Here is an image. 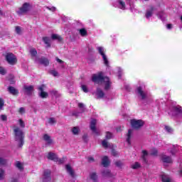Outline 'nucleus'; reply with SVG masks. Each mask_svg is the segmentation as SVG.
I'll return each mask as SVG.
<instances>
[{
	"mask_svg": "<svg viewBox=\"0 0 182 182\" xmlns=\"http://www.w3.org/2000/svg\"><path fill=\"white\" fill-rule=\"evenodd\" d=\"M4 164H6V160L0 158V166H4Z\"/></svg>",
	"mask_w": 182,
	"mask_h": 182,
	"instance_id": "nucleus-50",
	"label": "nucleus"
},
{
	"mask_svg": "<svg viewBox=\"0 0 182 182\" xmlns=\"http://www.w3.org/2000/svg\"><path fill=\"white\" fill-rule=\"evenodd\" d=\"M11 182H18V181H17L16 179H15V178H13V179L11 180Z\"/></svg>",
	"mask_w": 182,
	"mask_h": 182,
	"instance_id": "nucleus-60",
	"label": "nucleus"
},
{
	"mask_svg": "<svg viewBox=\"0 0 182 182\" xmlns=\"http://www.w3.org/2000/svg\"><path fill=\"white\" fill-rule=\"evenodd\" d=\"M50 94L51 96H54V97H59V92L55 90H51Z\"/></svg>",
	"mask_w": 182,
	"mask_h": 182,
	"instance_id": "nucleus-34",
	"label": "nucleus"
},
{
	"mask_svg": "<svg viewBox=\"0 0 182 182\" xmlns=\"http://www.w3.org/2000/svg\"><path fill=\"white\" fill-rule=\"evenodd\" d=\"M16 33H18V35H21V33H22V29L20 26H16Z\"/></svg>",
	"mask_w": 182,
	"mask_h": 182,
	"instance_id": "nucleus-41",
	"label": "nucleus"
},
{
	"mask_svg": "<svg viewBox=\"0 0 182 182\" xmlns=\"http://www.w3.org/2000/svg\"><path fill=\"white\" fill-rule=\"evenodd\" d=\"M158 16L159 18V19H161V21H164V18H163V16H164V13L161 12L158 14Z\"/></svg>",
	"mask_w": 182,
	"mask_h": 182,
	"instance_id": "nucleus-51",
	"label": "nucleus"
},
{
	"mask_svg": "<svg viewBox=\"0 0 182 182\" xmlns=\"http://www.w3.org/2000/svg\"><path fill=\"white\" fill-rule=\"evenodd\" d=\"M43 41L44 43L46 45V48H50V38L43 37Z\"/></svg>",
	"mask_w": 182,
	"mask_h": 182,
	"instance_id": "nucleus-23",
	"label": "nucleus"
},
{
	"mask_svg": "<svg viewBox=\"0 0 182 182\" xmlns=\"http://www.w3.org/2000/svg\"><path fill=\"white\" fill-rule=\"evenodd\" d=\"M73 134L77 136L80 133V129L78 127H74L71 129Z\"/></svg>",
	"mask_w": 182,
	"mask_h": 182,
	"instance_id": "nucleus-21",
	"label": "nucleus"
},
{
	"mask_svg": "<svg viewBox=\"0 0 182 182\" xmlns=\"http://www.w3.org/2000/svg\"><path fill=\"white\" fill-rule=\"evenodd\" d=\"M45 87H46L45 85H42L38 87V90L41 92L40 96L41 97H43V98L48 97L47 92L43 91L45 90Z\"/></svg>",
	"mask_w": 182,
	"mask_h": 182,
	"instance_id": "nucleus-14",
	"label": "nucleus"
},
{
	"mask_svg": "<svg viewBox=\"0 0 182 182\" xmlns=\"http://www.w3.org/2000/svg\"><path fill=\"white\" fill-rule=\"evenodd\" d=\"M118 3L119 4L120 9H126V5H129V6H132V3H130V0H119Z\"/></svg>",
	"mask_w": 182,
	"mask_h": 182,
	"instance_id": "nucleus-9",
	"label": "nucleus"
},
{
	"mask_svg": "<svg viewBox=\"0 0 182 182\" xmlns=\"http://www.w3.org/2000/svg\"><path fill=\"white\" fill-rule=\"evenodd\" d=\"M115 166H117V167H123V162L121 161H117L115 162Z\"/></svg>",
	"mask_w": 182,
	"mask_h": 182,
	"instance_id": "nucleus-42",
	"label": "nucleus"
},
{
	"mask_svg": "<svg viewBox=\"0 0 182 182\" xmlns=\"http://www.w3.org/2000/svg\"><path fill=\"white\" fill-rule=\"evenodd\" d=\"M50 171L46 170L43 176V182H50Z\"/></svg>",
	"mask_w": 182,
	"mask_h": 182,
	"instance_id": "nucleus-11",
	"label": "nucleus"
},
{
	"mask_svg": "<svg viewBox=\"0 0 182 182\" xmlns=\"http://www.w3.org/2000/svg\"><path fill=\"white\" fill-rule=\"evenodd\" d=\"M56 123V119H55L54 117H50L48 119V124H55Z\"/></svg>",
	"mask_w": 182,
	"mask_h": 182,
	"instance_id": "nucleus-36",
	"label": "nucleus"
},
{
	"mask_svg": "<svg viewBox=\"0 0 182 182\" xmlns=\"http://www.w3.org/2000/svg\"><path fill=\"white\" fill-rule=\"evenodd\" d=\"M28 11H29V5L26 3L18 9L17 14H18V15H22V14H26Z\"/></svg>",
	"mask_w": 182,
	"mask_h": 182,
	"instance_id": "nucleus-10",
	"label": "nucleus"
},
{
	"mask_svg": "<svg viewBox=\"0 0 182 182\" xmlns=\"http://www.w3.org/2000/svg\"><path fill=\"white\" fill-rule=\"evenodd\" d=\"M57 62H58V63H63V61H62V60L59 59V58H56Z\"/></svg>",
	"mask_w": 182,
	"mask_h": 182,
	"instance_id": "nucleus-57",
	"label": "nucleus"
},
{
	"mask_svg": "<svg viewBox=\"0 0 182 182\" xmlns=\"http://www.w3.org/2000/svg\"><path fill=\"white\" fill-rule=\"evenodd\" d=\"M102 146L105 149H107V147H109V144L107 143V141H106V140L102 141Z\"/></svg>",
	"mask_w": 182,
	"mask_h": 182,
	"instance_id": "nucleus-49",
	"label": "nucleus"
},
{
	"mask_svg": "<svg viewBox=\"0 0 182 182\" xmlns=\"http://www.w3.org/2000/svg\"><path fill=\"white\" fill-rule=\"evenodd\" d=\"M165 130L168 132V133H171L173 132V129L168 126L165 127Z\"/></svg>",
	"mask_w": 182,
	"mask_h": 182,
	"instance_id": "nucleus-48",
	"label": "nucleus"
},
{
	"mask_svg": "<svg viewBox=\"0 0 182 182\" xmlns=\"http://www.w3.org/2000/svg\"><path fill=\"white\" fill-rule=\"evenodd\" d=\"M40 63H41V65H44V66H48V65H49V60L45 58H42L40 60Z\"/></svg>",
	"mask_w": 182,
	"mask_h": 182,
	"instance_id": "nucleus-26",
	"label": "nucleus"
},
{
	"mask_svg": "<svg viewBox=\"0 0 182 182\" xmlns=\"http://www.w3.org/2000/svg\"><path fill=\"white\" fill-rule=\"evenodd\" d=\"M14 139L18 146L22 147V146H23L25 143V141H23V139H25L23 131H22V129H21L18 127H14Z\"/></svg>",
	"mask_w": 182,
	"mask_h": 182,
	"instance_id": "nucleus-2",
	"label": "nucleus"
},
{
	"mask_svg": "<svg viewBox=\"0 0 182 182\" xmlns=\"http://www.w3.org/2000/svg\"><path fill=\"white\" fill-rule=\"evenodd\" d=\"M4 177H5V171L0 168V180H4Z\"/></svg>",
	"mask_w": 182,
	"mask_h": 182,
	"instance_id": "nucleus-39",
	"label": "nucleus"
},
{
	"mask_svg": "<svg viewBox=\"0 0 182 182\" xmlns=\"http://www.w3.org/2000/svg\"><path fill=\"white\" fill-rule=\"evenodd\" d=\"M138 96L141 99V100H145L147 99V92L143 91V88L141 87H138L136 89Z\"/></svg>",
	"mask_w": 182,
	"mask_h": 182,
	"instance_id": "nucleus-7",
	"label": "nucleus"
},
{
	"mask_svg": "<svg viewBox=\"0 0 182 182\" xmlns=\"http://www.w3.org/2000/svg\"><path fill=\"white\" fill-rule=\"evenodd\" d=\"M81 89L82 90H83V92H85V93H87V92L89 91L86 85H81Z\"/></svg>",
	"mask_w": 182,
	"mask_h": 182,
	"instance_id": "nucleus-46",
	"label": "nucleus"
},
{
	"mask_svg": "<svg viewBox=\"0 0 182 182\" xmlns=\"http://www.w3.org/2000/svg\"><path fill=\"white\" fill-rule=\"evenodd\" d=\"M0 15H2V13H1V12H0Z\"/></svg>",
	"mask_w": 182,
	"mask_h": 182,
	"instance_id": "nucleus-62",
	"label": "nucleus"
},
{
	"mask_svg": "<svg viewBox=\"0 0 182 182\" xmlns=\"http://www.w3.org/2000/svg\"><path fill=\"white\" fill-rule=\"evenodd\" d=\"M16 167H17V168H18L19 170H22V168H23V165L21 164V162L17 161L16 162Z\"/></svg>",
	"mask_w": 182,
	"mask_h": 182,
	"instance_id": "nucleus-38",
	"label": "nucleus"
},
{
	"mask_svg": "<svg viewBox=\"0 0 182 182\" xmlns=\"http://www.w3.org/2000/svg\"><path fill=\"white\" fill-rule=\"evenodd\" d=\"M65 170L67 173L70 176L71 178H75L76 177V173H75V170H73V168L70 166V165L68 164L65 166Z\"/></svg>",
	"mask_w": 182,
	"mask_h": 182,
	"instance_id": "nucleus-8",
	"label": "nucleus"
},
{
	"mask_svg": "<svg viewBox=\"0 0 182 182\" xmlns=\"http://www.w3.org/2000/svg\"><path fill=\"white\" fill-rule=\"evenodd\" d=\"M50 9V11H56V8H55V7H51L50 9Z\"/></svg>",
	"mask_w": 182,
	"mask_h": 182,
	"instance_id": "nucleus-59",
	"label": "nucleus"
},
{
	"mask_svg": "<svg viewBox=\"0 0 182 182\" xmlns=\"http://www.w3.org/2000/svg\"><path fill=\"white\" fill-rule=\"evenodd\" d=\"M1 120H3V122H6V115H1Z\"/></svg>",
	"mask_w": 182,
	"mask_h": 182,
	"instance_id": "nucleus-56",
	"label": "nucleus"
},
{
	"mask_svg": "<svg viewBox=\"0 0 182 182\" xmlns=\"http://www.w3.org/2000/svg\"><path fill=\"white\" fill-rule=\"evenodd\" d=\"M161 179L163 182H171V178L166 174L161 176Z\"/></svg>",
	"mask_w": 182,
	"mask_h": 182,
	"instance_id": "nucleus-28",
	"label": "nucleus"
},
{
	"mask_svg": "<svg viewBox=\"0 0 182 182\" xmlns=\"http://www.w3.org/2000/svg\"><path fill=\"white\" fill-rule=\"evenodd\" d=\"M90 176V179L93 180L94 181H96V180H97V174H96V173L95 172L91 173Z\"/></svg>",
	"mask_w": 182,
	"mask_h": 182,
	"instance_id": "nucleus-32",
	"label": "nucleus"
},
{
	"mask_svg": "<svg viewBox=\"0 0 182 182\" xmlns=\"http://www.w3.org/2000/svg\"><path fill=\"white\" fill-rule=\"evenodd\" d=\"M169 116L171 117H180L182 115V107L179 105L174 106L168 112Z\"/></svg>",
	"mask_w": 182,
	"mask_h": 182,
	"instance_id": "nucleus-3",
	"label": "nucleus"
},
{
	"mask_svg": "<svg viewBox=\"0 0 182 182\" xmlns=\"http://www.w3.org/2000/svg\"><path fill=\"white\" fill-rule=\"evenodd\" d=\"M8 90L11 95H18V90L15 89V87H9Z\"/></svg>",
	"mask_w": 182,
	"mask_h": 182,
	"instance_id": "nucleus-27",
	"label": "nucleus"
},
{
	"mask_svg": "<svg viewBox=\"0 0 182 182\" xmlns=\"http://www.w3.org/2000/svg\"><path fill=\"white\" fill-rule=\"evenodd\" d=\"M96 123H97L96 119H92L90 127L92 132L95 133V134H99V131L96 129Z\"/></svg>",
	"mask_w": 182,
	"mask_h": 182,
	"instance_id": "nucleus-12",
	"label": "nucleus"
},
{
	"mask_svg": "<svg viewBox=\"0 0 182 182\" xmlns=\"http://www.w3.org/2000/svg\"><path fill=\"white\" fill-rule=\"evenodd\" d=\"M6 73V70L5 68L0 67V75H5Z\"/></svg>",
	"mask_w": 182,
	"mask_h": 182,
	"instance_id": "nucleus-45",
	"label": "nucleus"
},
{
	"mask_svg": "<svg viewBox=\"0 0 182 182\" xmlns=\"http://www.w3.org/2000/svg\"><path fill=\"white\" fill-rule=\"evenodd\" d=\"M166 28H167L168 29H171V28H172L171 24H167Z\"/></svg>",
	"mask_w": 182,
	"mask_h": 182,
	"instance_id": "nucleus-58",
	"label": "nucleus"
},
{
	"mask_svg": "<svg viewBox=\"0 0 182 182\" xmlns=\"http://www.w3.org/2000/svg\"><path fill=\"white\" fill-rule=\"evenodd\" d=\"M87 160H88L89 163H93L95 161V158H93L92 156H89L87 158Z\"/></svg>",
	"mask_w": 182,
	"mask_h": 182,
	"instance_id": "nucleus-52",
	"label": "nucleus"
},
{
	"mask_svg": "<svg viewBox=\"0 0 182 182\" xmlns=\"http://www.w3.org/2000/svg\"><path fill=\"white\" fill-rule=\"evenodd\" d=\"M132 134H133V129H129L127 138V142L128 144H131L130 139H132Z\"/></svg>",
	"mask_w": 182,
	"mask_h": 182,
	"instance_id": "nucleus-25",
	"label": "nucleus"
},
{
	"mask_svg": "<svg viewBox=\"0 0 182 182\" xmlns=\"http://www.w3.org/2000/svg\"><path fill=\"white\" fill-rule=\"evenodd\" d=\"M96 96L97 99H102V97H105V92H103V90H100V88H97Z\"/></svg>",
	"mask_w": 182,
	"mask_h": 182,
	"instance_id": "nucleus-18",
	"label": "nucleus"
},
{
	"mask_svg": "<svg viewBox=\"0 0 182 182\" xmlns=\"http://www.w3.org/2000/svg\"><path fill=\"white\" fill-rule=\"evenodd\" d=\"M145 1H149V0H145Z\"/></svg>",
	"mask_w": 182,
	"mask_h": 182,
	"instance_id": "nucleus-63",
	"label": "nucleus"
},
{
	"mask_svg": "<svg viewBox=\"0 0 182 182\" xmlns=\"http://www.w3.org/2000/svg\"><path fill=\"white\" fill-rule=\"evenodd\" d=\"M50 75H52L53 76H54L55 77H56V76H59V73L55 70H52V71H50Z\"/></svg>",
	"mask_w": 182,
	"mask_h": 182,
	"instance_id": "nucleus-44",
	"label": "nucleus"
},
{
	"mask_svg": "<svg viewBox=\"0 0 182 182\" xmlns=\"http://www.w3.org/2000/svg\"><path fill=\"white\" fill-rule=\"evenodd\" d=\"M113 156H116V152L113 151Z\"/></svg>",
	"mask_w": 182,
	"mask_h": 182,
	"instance_id": "nucleus-61",
	"label": "nucleus"
},
{
	"mask_svg": "<svg viewBox=\"0 0 182 182\" xmlns=\"http://www.w3.org/2000/svg\"><path fill=\"white\" fill-rule=\"evenodd\" d=\"M102 177L106 178V177H112V173H110V170L109 169H105L102 171Z\"/></svg>",
	"mask_w": 182,
	"mask_h": 182,
	"instance_id": "nucleus-22",
	"label": "nucleus"
},
{
	"mask_svg": "<svg viewBox=\"0 0 182 182\" xmlns=\"http://www.w3.org/2000/svg\"><path fill=\"white\" fill-rule=\"evenodd\" d=\"M25 92L27 95H31L33 92V86L32 85H25L24 86Z\"/></svg>",
	"mask_w": 182,
	"mask_h": 182,
	"instance_id": "nucleus-19",
	"label": "nucleus"
},
{
	"mask_svg": "<svg viewBox=\"0 0 182 182\" xmlns=\"http://www.w3.org/2000/svg\"><path fill=\"white\" fill-rule=\"evenodd\" d=\"M30 54L31 55L32 58L36 57V55H38V52L36 51V49L31 48L30 50Z\"/></svg>",
	"mask_w": 182,
	"mask_h": 182,
	"instance_id": "nucleus-30",
	"label": "nucleus"
},
{
	"mask_svg": "<svg viewBox=\"0 0 182 182\" xmlns=\"http://www.w3.org/2000/svg\"><path fill=\"white\" fill-rule=\"evenodd\" d=\"M149 156V153H147V151H142V159L145 163H147V159H146V157Z\"/></svg>",
	"mask_w": 182,
	"mask_h": 182,
	"instance_id": "nucleus-31",
	"label": "nucleus"
},
{
	"mask_svg": "<svg viewBox=\"0 0 182 182\" xmlns=\"http://www.w3.org/2000/svg\"><path fill=\"white\" fill-rule=\"evenodd\" d=\"M3 107H4V100L0 99V109H2Z\"/></svg>",
	"mask_w": 182,
	"mask_h": 182,
	"instance_id": "nucleus-55",
	"label": "nucleus"
},
{
	"mask_svg": "<svg viewBox=\"0 0 182 182\" xmlns=\"http://www.w3.org/2000/svg\"><path fill=\"white\" fill-rule=\"evenodd\" d=\"M18 123H19L20 127H22V128L25 127V122H23L22 119H19Z\"/></svg>",
	"mask_w": 182,
	"mask_h": 182,
	"instance_id": "nucleus-47",
	"label": "nucleus"
},
{
	"mask_svg": "<svg viewBox=\"0 0 182 182\" xmlns=\"http://www.w3.org/2000/svg\"><path fill=\"white\" fill-rule=\"evenodd\" d=\"M112 134L110 132H107L106 134V139H112Z\"/></svg>",
	"mask_w": 182,
	"mask_h": 182,
	"instance_id": "nucleus-53",
	"label": "nucleus"
},
{
	"mask_svg": "<svg viewBox=\"0 0 182 182\" xmlns=\"http://www.w3.org/2000/svg\"><path fill=\"white\" fill-rule=\"evenodd\" d=\"M19 113H21V114L25 113V108L21 107V108L19 109Z\"/></svg>",
	"mask_w": 182,
	"mask_h": 182,
	"instance_id": "nucleus-54",
	"label": "nucleus"
},
{
	"mask_svg": "<svg viewBox=\"0 0 182 182\" xmlns=\"http://www.w3.org/2000/svg\"><path fill=\"white\" fill-rule=\"evenodd\" d=\"M77 105L82 112H85V105L83 103L79 102Z\"/></svg>",
	"mask_w": 182,
	"mask_h": 182,
	"instance_id": "nucleus-40",
	"label": "nucleus"
},
{
	"mask_svg": "<svg viewBox=\"0 0 182 182\" xmlns=\"http://www.w3.org/2000/svg\"><path fill=\"white\" fill-rule=\"evenodd\" d=\"M97 49L99 53L102 56L105 65H106V66H109V60H107V57L105 54V48L103 47H97Z\"/></svg>",
	"mask_w": 182,
	"mask_h": 182,
	"instance_id": "nucleus-6",
	"label": "nucleus"
},
{
	"mask_svg": "<svg viewBox=\"0 0 182 182\" xmlns=\"http://www.w3.org/2000/svg\"><path fill=\"white\" fill-rule=\"evenodd\" d=\"M171 149H168V151H170L171 154L174 155L176 154V151H174V145H169Z\"/></svg>",
	"mask_w": 182,
	"mask_h": 182,
	"instance_id": "nucleus-35",
	"label": "nucleus"
},
{
	"mask_svg": "<svg viewBox=\"0 0 182 182\" xmlns=\"http://www.w3.org/2000/svg\"><path fill=\"white\" fill-rule=\"evenodd\" d=\"M66 161V157H63L62 159L58 158L57 162L58 164H63L64 162Z\"/></svg>",
	"mask_w": 182,
	"mask_h": 182,
	"instance_id": "nucleus-37",
	"label": "nucleus"
},
{
	"mask_svg": "<svg viewBox=\"0 0 182 182\" xmlns=\"http://www.w3.org/2000/svg\"><path fill=\"white\" fill-rule=\"evenodd\" d=\"M43 139L46 141V144H47V146H50V144H53V140H52L50 136L48 134H44Z\"/></svg>",
	"mask_w": 182,
	"mask_h": 182,
	"instance_id": "nucleus-15",
	"label": "nucleus"
},
{
	"mask_svg": "<svg viewBox=\"0 0 182 182\" xmlns=\"http://www.w3.org/2000/svg\"><path fill=\"white\" fill-rule=\"evenodd\" d=\"M161 160L163 163H166L168 164H170V163H173V159H171V157L166 154H162L161 156Z\"/></svg>",
	"mask_w": 182,
	"mask_h": 182,
	"instance_id": "nucleus-13",
	"label": "nucleus"
},
{
	"mask_svg": "<svg viewBox=\"0 0 182 182\" xmlns=\"http://www.w3.org/2000/svg\"><path fill=\"white\" fill-rule=\"evenodd\" d=\"M144 124V122L141 119H132L131 120V126L133 129H139Z\"/></svg>",
	"mask_w": 182,
	"mask_h": 182,
	"instance_id": "nucleus-5",
	"label": "nucleus"
},
{
	"mask_svg": "<svg viewBox=\"0 0 182 182\" xmlns=\"http://www.w3.org/2000/svg\"><path fill=\"white\" fill-rule=\"evenodd\" d=\"M151 156H157V149H152L151 151Z\"/></svg>",
	"mask_w": 182,
	"mask_h": 182,
	"instance_id": "nucleus-43",
	"label": "nucleus"
},
{
	"mask_svg": "<svg viewBox=\"0 0 182 182\" xmlns=\"http://www.w3.org/2000/svg\"><path fill=\"white\" fill-rule=\"evenodd\" d=\"M47 159H48V160H53V161H58V155L55 153L49 152Z\"/></svg>",
	"mask_w": 182,
	"mask_h": 182,
	"instance_id": "nucleus-16",
	"label": "nucleus"
},
{
	"mask_svg": "<svg viewBox=\"0 0 182 182\" xmlns=\"http://www.w3.org/2000/svg\"><path fill=\"white\" fill-rule=\"evenodd\" d=\"M153 12H154V7L151 6L146 13V18H147V19H149V18H151V16L153 15Z\"/></svg>",
	"mask_w": 182,
	"mask_h": 182,
	"instance_id": "nucleus-17",
	"label": "nucleus"
},
{
	"mask_svg": "<svg viewBox=\"0 0 182 182\" xmlns=\"http://www.w3.org/2000/svg\"><path fill=\"white\" fill-rule=\"evenodd\" d=\"M102 166H104V167H107V166H109L110 164V161H109V158L107 156H104L102 158Z\"/></svg>",
	"mask_w": 182,
	"mask_h": 182,
	"instance_id": "nucleus-20",
	"label": "nucleus"
},
{
	"mask_svg": "<svg viewBox=\"0 0 182 182\" xmlns=\"http://www.w3.org/2000/svg\"><path fill=\"white\" fill-rule=\"evenodd\" d=\"M51 39L53 41H58V42H62V37L58 34H52Z\"/></svg>",
	"mask_w": 182,
	"mask_h": 182,
	"instance_id": "nucleus-24",
	"label": "nucleus"
},
{
	"mask_svg": "<svg viewBox=\"0 0 182 182\" xmlns=\"http://www.w3.org/2000/svg\"><path fill=\"white\" fill-rule=\"evenodd\" d=\"M131 167H132V168H133L134 170H136V169H137V168H140L141 165H140V164H139V162H135V163H134V164H132L131 165Z\"/></svg>",
	"mask_w": 182,
	"mask_h": 182,
	"instance_id": "nucleus-29",
	"label": "nucleus"
},
{
	"mask_svg": "<svg viewBox=\"0 0 182 182\" xmlns=\"http://www.w3.org/2000/svg\"><path fill=\"white\" fill-rule=\"evenodd\" d=\"M6 60L9 63V65H15L18 61V60H16V56L11 53H8L6 55Z\"/></svg>",
	"mask_w": 182,
	"mask_h": 182,
	"instance_id": "nucleus-4",
	"label": "nucleus"
},
{
	"mask_svg": "<svg viewBox=\"0 0 182 182\" xmlns=\"http://www.w3.org/2000/svg\"><path fill=\"white\" fill-rule=\"evenodd\" d=\"M92 82L101 85L104 87L105 90H109L112 87V82L108 77H105L103 73H99L92 75Z\"/></svg>",
	"mask_w": 182,
	"mask_h": 182,
	"instance_id": "nucleus-1",
	"label": "nucleus"
},
{
	"mask_svg": "<svg viewBox=\"0 0 182 182\" xmlns=\"http://www.w3.org/2000/svg\"><path fill=\"white\" fill-rule=\"evenodd\" d=\"M80 34L81 36H86L87 35V31L85 28L80 29Z\"/></svg>",
	"mask_w": 182,
	"mask_h": 182,
	"instance_id": "nucleus-33",
	"label": "nucleus"
}]
</instances>
